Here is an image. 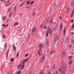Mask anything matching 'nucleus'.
I'll use <instances>...</instances> for the list:
<instances>
[{"mask_svg":"<svg viewBox=\"0 0 74 74\" xmlns=\"http://www.w3.org/2000/svg\"><path fill=\"white\" fill-rule=\"evenodd\" d=\"M59 71H60L61 73H62V74H65L64 73V72H66L67 71L66 66L65 65V66L64 67V68L62 67L59 69Z\"/></svg>","mask_w":74,"mask_h":74,"instance_id":"1","label":"nucleus"},{"mask_svg":"<svg viewBox=\"0 0 74 74\" xmlns=\"http://www.w3.org/2000/svg\"><path fill=\"white\" fill-rule=\"evenodd\" d=\"M59 37H60V35H59L58 34L57 36L55 38L54 41L55 42H56L57 41V40L59 39Z\"/></svg>","mask_w":74,"mask_h":74,"instance_id":"2","label":"nucleus"},{"mask_svg":"<svg viewBox=\"0 0 74 74\" xmlns=\"http://www.w3.org/2000/svg\"><path fill=\"white\" fill-rule=\"evenodd\" d=\"M45 59V56L44 55H43L42 56V59H41V63H42L43 62V61H44V60Z\"/></svg>","mask_w":74,"mask_h":74,"instance_id":"3","label":"nucleus"},{"mask_svg":"<svg viewBox=\"0 0 74 74\" xmlns=\"http://www.w3.org/2000/svg\"><path fill=\"white\" fill-rule=\"evenodd\" d=\"M69 37H66V38L65 40V42L66 44H67V43L69 42Z\"/></svg>","mask_w":74,"mask_h":74,"instance_id":"4","label":"nucleus"},{"mask_svg":"<svg viewBox=\"0 0 74 74\" xmlns=\"http://www.w3.org/2000/svg\"><path fill=\"white\" fill-rule=\"evenodd\" d=\"M48 33H50V32H52L51 29V27H48Z\"/></svg>","mask_w":74,"mask_h":74,"instance_id":"5","label":"nucleus"},{"mask_svg":"<svg viewBox=\"0 0 74 74\" xmlns=\"http://www.w3.org/2000/svg\"><path fill=\"white\" fill-rule=\"evenodd\" d=\"M55 53V51H51L50 52V54L51 55H53Z\"/></svg>","mask_w":74,"mask_h":74,"instance_id":"6","label":"nucleus"},{"mask_svg":"<svg viewBox=\"0 0 74 74\" xmlns=\"http://www.w3.org/2000/svg\"><path fill=\"white\" fill-rule=\"evenodd\" d=\"M42 45H40L39 46L38 48L39 50H41V48H42Z\"/></svg>","mask_w":74,"mask_h":74,"instance_id":"7","label":"nucleus"},{"mask_svg":"<svg viewBox=\"0 0 74 74\" xmlns=\"http://www.w3.org/2000/svg\"><path fill=\"white\" fill-rule=\"evenodd\" d=\"M38 53L39 56H41V55H42V51H40L38 52Z\"/></svg>","mask_w":74,"mask_h":74,"instance_id":"8","label":"nucleus"},{"mask_svg":"<svg viewBox=\"0 0 74 74\" xmlns=\"http://www.w3.org/2000/svg\"><path fill=\"white\" fill-rule=\"evenodd\" d=\"M70 12V8L69 7L67 9V10L66 11V13L68 14Z\"/></svg>","mask_w":74,"mask_h":74,"instance_id":"9","label":"nucleus"},{"mask_svg":"<svg viewBox=\"0 0 74 74\" xmlns=\"http://www.w3.org/2000/svg\"><path fill=\"white\" fill-rule=\"evenodd\" d=\"M64 56H65V51L64 50L63 52V54L62 55V57L63 58H64Z\"/></svg>","mask_w":74,"mask_h":74,"instance_id":"10","label":"nucleus"},{"mask_svg":"<svg viewBox=\"0 0 74 74\" xmlns=\"http://www.w3.org/2000/svg\"><path fill=\"white\" fill-rule=\"evenodd\" d=\"M63 27V25L62 23H61L60 25V29H62Z\"/></svg>","mask_w":74,"mask_h":74,"instance_id":"11","label":"nucleus"},{"mask_svg":"<svg viewBox=\"0 0 74 74\" xmlns=\"http://www.w3.org/2000/svg\"><path fill=\"white\" fill-rule=\"evenodd\" d=\"M36 27H35L33 28L32 32L33 33H34V32L36 31Z\"/></svg>","mask_w":74,"mask_h":74,"instance_id":"12","label":"nucleus"},{"mask_svg":"<svg viewBox=\"0 0 74 74\" xmlns=\"http://www.w3.org/2000/svg\"><path fill=\"white\" fill-rule=\"evenodd\" d=\"M74 9L73 10L72 12V14H71V18H72L73 16V14H74Z\"/></svg>","mask_w":74,"mask_h":74,"instance_id":"13","label":"nucleus"},{"mask_svg":"<svg viewBox=\"0 0 74 74\" xmlns=\"http://www.w3.org/2000/svg\"><path fill=\"white\" fill-rule=\"evenodd\" d=\"M19 24V23L18 22L17 23H15L14 25V26H17V25Z\"/></svg>","mask_w":74,"mask_h":74,"instance_id":"14","label":"nucleus"},{"mask_svg":"<svg viewBox=\"0 0 74 74\" xmlns=\"http://www.w3.org/2000/svg\"><path fill=\"white\" fill-rule=\"evenodd\" d=\"M24 64H25V62H24V60H23L21 62V65H24Z\"/></svg>","mask_w":74,"mask_h":74,"instance_id":"15","label":"nucleus"},{"mask_svg":"<svg viewBox=\"0 0 74 74\" xmlns=\"http://www.w3.org/2000/svg\"><path fill=\"white\" fill-rule=\"evenodd\" d=\"M13 47L14 49V51H16V47L14 45H13Z\"/></svg>","mask_w":74,"mask_h":74,"instance_id":"16","label":"nucleus"},{"mask_svg":"<svg viewBox=\"0 0 74 74\" xmlns=\"http://www.w3.org/2000/svg\"><path fill=\"white\" fill-rule=\"evenodd\" d=\"M73 63V60H71L69 62V64H71Z\"/></svg>","mask_w":74,"mask_h":74,"instance_id":"17","label":"nucleus"},{"mask_svg":"<svg viewBox=\"0 0 74 74\" xmlns=\"http://www.w3.org/2000/svg\"><path fill=\"white\" fill-rule=\"evenodd\" d=\"M21 65H18V70H19V69H21Z\"/></svg>","mask_w":74,"mask_h":74,"instance_id":"18","label":"nucleus"},{"mask_svg":"<svg viewBox=\"0 0 74 74\" xmlns=\"http://www.w3.org/2000/svg\"><path fill=\"white\" fill-rule=\"evenodd\" d=\"M26 2V1H23V2L21 4V5L20 6L21 7V6H22V5L24 4H25V2Z\"/></svg>","mask_w":74,"mask_h":74,"instance_id":"19","label":"nucleus"},{"mask_svg":"<svg viewBox=\"0 0 74 74\" xmlns=\"http://www.w3.org/2000/svg\"><path fill=\"white\" fill-rule=\"evenodd\" d=\"M27 60H28V58H27L25 59L24 60V62H27Z\"/></svg>","mask_w":74,"mask_h":74,"instance_id":"20","label":"nucleus"},{"mask_svg":"<svg viewBox=\"0 0 74 74\" xmlns=\"http://www.w3.org/2000/svg\"><path fill=\"white\" fill-rule=\"evenodd\" d=\"M2 19L3 21H5V20L6 19V17H5L3 16L2 18Z\"/></svg>","mask_w":74,"mask_h":74,"instance_id":"21","label":"nucleus"},{"mask_svg":"<svg viewBox=\"0 0 74 74\" xmlns=\"http://www.w3.org/2000/svg\"><path fill=\"white\" fill-rule=\"evenodd\" d=\"M24 67H25V66H24V65H22L21 68V70H22V69H24Z\"/></svg>","mask_w":74,"mask_h":74,"instance_id":"22","label":"nucleus"},{"mask_svg":"<svg viewBox=\"0 0 74 74\" xmlns=\"http://www.w3.org/2000/svg\"><path fill=\"white\" fill-rule=\"evenodd\" d=\"M66 33V29H64V35H65V33Z\"/></svg>","mask_w":74,"mask_h":74,"instance_id":"23","label":"nucleus"},{"mask_svg":"<svg viewBox=\"0 0 74 74\" xmlns=\"http://www.w3.org/2000/svg\"><path fill=\"white\" fill-rule=\"evenodd\" d=\"M26 4L27 5H29L30 4V1H28L26 3Z\"/></svg>","mask_w":74,"mask_h":74,"instance_id":"24","label":"nucleus"},{"mask_svg":"<svg viewBox=\"0 0 74 74\" xmlns=\"http://www.w3.org/2000/svg\"><path fill=\"white\" fill-rule=\"evenodd\" d=\"M51 22L53 23V25H55L56 24V22L52 21Z\"/></svg>","mask_w":74,"mask_h":74,"instance_id":"25","label":"nucleus"},{"mask_svg":"<svg viewBox=\"0 0 74 74\" xmlns=\"http://www.w3.org/2000/svg\"><path fill=\"white\" fill-rule=\"evenodd\" d=\"M8 52H9V50H8V51L7 52V53H6V57H8Z\"/></svg>","mask_w":74,"mask_h":74,"instance_id":"26","label":"nucleus"},{"mask_svg":"<svg viewBox=\"0 0 74 74\" xmlns=\"http://www.w3.org/2000/svg\"><path fill=\"white\" fill-rule=\"evenodd\" d=\"M33 3H34V1H32V2L30 3V5H32V4H33Z\"/></svg>","mask_w":74,"mask_h":74,"instance_id":"27","label":"nucleus"},{"mask_svg":"<svg viewBox=\"0 0 74 74\" xmlns=\"http://www.w3.org/2000/svg\"><path fill=\"white\" fill-rule=\"evenodd\" d=\"M43 26V24H42L41 25V26H40V28H42V27Z\"/></svg>","mask_w":74,"mask_h":74,"instance_id":"28","label":"nucleus"},{"mask_svg":"<svg viewBox=\"0 0 74 74\" xmlns=\"http://www.w3.org/2000/svg\"><path fill=\"white\" fill-rule=\"evenodd\" d=\"M46 44L47 45H48V42L47 41H46Z\"/></svg>","mask_w":74,"mask_h":74,"instance_id":"29","label":"nucleus"},{"mask_svg":"<svg viewBox=\"0 0 74 74\" xmlns=\"http://www.w3.org/2000/svg\"><path fill=\"white\" fill-rule=\"evenodd\" d=\"M49 34H50V35H52V32L51 31L50 32V33H49Z\"/></svg>","mask_w":74,"mask_h":74,"instance_id":"30","label":"nucleus"},{"mask_svg":"<svg viewBox=\"0 0 74 74\" xmlns=\"http://www.w3.org/2000/svg\"><path fill=\"white\" fill-rule=\"evenodd\" d=\"M69 59H71L72 58V56H69Z\"/></svg>","mask_w":74,"mask_h":74,"instance_id":"31","label":"nucleus"},{"mask_svg":"<svg viewBox=\"0 0 74 74\" xmlns=\"http://www.w3.org/2000/svg\"><path fill=\"white\" fill-rule=\"evenodd\" d=\"M71 42L72 44H74V40H72Z\"/></svg>","mask_w":74,"mask_h":74,"instance_id":"32","label":"nucleus"},{"mask_svg":"<svg viewBox=\"0 0 74 74\" xmlns=\"http://www.w3.org/2000/svg\"><path fill=\"white\" fill-rule=\"evenodd\" d=\"M19 53H18L16 55V56H17V58H18V56H19Z\"/></svg>","mask_w":74,"mask_h":74,"instance_id":"33","label":"nucleus"},{"mask_svg":"<svg viewBox=\"0 0 74 74\" xmlns=\"http://www.w3.org/2000/svg\"><path fill=\"white\" fill-rule=\"evenodd\" d=\"M28 55H29V54H27L25 55V57H27V56Z\"/></svg>","mask_w":74,"mask_h":74,"instance_id":"34","label":"nucleus"},{"mask_svg":"<svg viewBox=\"0 0 74 74\" xmlns=\"http://www.w3.org/2000/svg\"><path fill=\"white\" fill-rule=\"evenodd\" d=\"M17 73V74H20L21 73V71H18Z\"/></svg>","mask_w":74,"mask_h":74,"instance_id":"35","label":"nucleus"},{"mask_svg":"<svg viewBox=\"0 0 74 74\" xmlns=\"http://www.w3.org/2000/svg\"><path fill=\"white\" fill-rule=\"evenodd\" d=\"M13 60H14V58H12L11 59V62H13Z\"/></svg>","mask_w":74,"mask_h":74,"instance_id":"36","label":"nucleus"},{"mask_svg":"<svg viewBox=\"0 0 74 74\" xmlns=\"http://www.w3.org/2000/svg\"><path fill=\"white\" fill-rule=\"evenodd\" d=\"M54 6L56 7V3H54Z\"/></svg>","mask_w":74,"mask_h":74,"instance_id":"37","label":"nucleus"},{"mask_svg":"<svg viewBox=\"0 0 74 74\" xmlns=\"http://www.w3.org/2000/svg\"><path fill=\"white\" fill-rule=\"evenodd\" d=\"M57 73H58V71H56V73L55 74V73H53V74H57Z\"/></svg>","mask_w":74,"mask_h":74,"instance_id":"38","label":"nucleus"},{"mask_svg":"<svg viewBox=\"0 0 74 74\" xmlns=\"http://www.w3.org/2000/svg\"><path fill=\"white\" fill-rule=\"evenodd\" d=\"M72 47H73V46L72 45H69V47L70 48Z\"/></svg>","mask_w":74,"mask_h":74,"instance_id":"39","label":"nucleus"},{"mask_svg":"<svg viewBox=\"0 0 74 74\" xmlns=\"http://www.w3.org/2000/svg\"><path fill=\"white\" fill-rule=\"evenodd\" d=\"M73 21H74V20H73V19H72L71 21V22H72V23H73Z\"/></svg>","mask_w":74,"mask_h":74,"instance_id":"40","label":"nucleus"},{"mask_svg":"<svg viewBox=\"0 0 74 74\" xmlns=\"http://www.w3.org/2000/svg\"><path fill=\"white\" fill-rule=\"evenodd\" d=\"M72 28H74V25H73H73H72Z\"/></svg>","mask_w":74,"mask_h":74,"instance_id":"41","label":"nucleus"},{"mask_svg":"<svg viewBox=\"0 0 74 74\" xmlns=\"http://www.w3.org/2000/svg\"><path fill=\"white\" fill-rule=\"evenodd\" d=\"M46 36H47V37H48V33H46Z\"/></svg>","mask_w":74,"mask_h":74,"instance_id":"42","label":"nucleus"},{"mask_svg":"<svg viewBox=\"0 0 74 74\" xmlns=\"http://www.w3.org/2000/svg\"><path fill=\"white\" fill-rule=\"evenodd\" d=\"M3 38H5V36L4 35L3 37Z\"/></svg>","mask_w":74,"mask_h":74,"instance_id":"43","label":"nucleus"},{"mask_svg":"<svg viewBox=\"0 0 74 74\" xmlns=\"http://www.w3.org/2000/svg\"><path fill=\"white\" fill-rule=\"evenodd\" d=\"M36 14V13H34L33 14H32V16H34V15H35Z\"/></svg>","mask_w":74,"mask_h":74,"instance_id":"44","label":"nucleus"},{"mask_svg":"<svg viewBox=\"0 0 74 74\" xmlns=\"http://www.w3.org/2000/svg\"><path fill=\"white\" fill-rule=\"evenodd\" d=\"M44 29H47V27L45 26L44 27Z\"/></svg>","mask_w":74,"mask_h":74,"instance_id":"45","label":"nucleus"},{"mask_svg":"<svg viewBox=\"0 0 74 74\" xmlns=\"http://www.w3.org/2000/svg\"><path fill=\"white\" fill-rule=\"evenodd\" d=\"M10 5V4H8V5H6V7H7V6H8V5Z\"/></svg>","mask_w":74,"mask_h":74,"instance_id":"46","label":"nucleus"},{"mask_svg":"<svg viewBox=\"0 0 74 74\" xmlns=\"http://www.w3.org/2000/svg\"><path fill=\"white\" fill-rule=\"evenodd\" d=\"M51 22H52V20H50L49 23H51Z\"/></svg>","mask_w":74,"mask_h":74,"instance_id":"47","label":"nucleus"},{"mask_svg":"<svg viewBox=\"0 0 74 74\" xmlns=\"http://www.w3.org/2000/svg\"><path fill=\"white\" fill-rule=\"evenodd\" d=\"M60 19H62V16H60Z\"/></svg>","mask_w":74,"mask_h":74,"instance_id":"48","label":"nucleus"},{"mask_svg":"<svg viewBox=\"0 0 74 74\" xmlns=\"http://www.w3.org/2000/svg\"><path fill=\"white\" fill-rule=\"evenodd\" d=\"M2 26H3V27H4L5 26V24H3Z\"/></svg>","mask_w":74,"mask_h":74,"instance_id":"49","label":"nucleus"},{"mask_svg":"<svg viewBox=\"0 0 74 74\" xmlns=\"http://www.w3.org/2000/svg\"><path fill=\"white\" fill-rule=\"evenodd\" d=\"M8 26V25L7 24V25L5 26V27H7V26Z\"/></svg>","mask_w":74,"mask_h":74,"instance_id":"50","label":"nucleus"},{"mask_svg":"<svg viewBox=\"0 0 74 74\" xmlns=\"http://www.w3.org/2000/svg\"><path fill=\"white\" fill-rule=\"evenodd\" d=\"M11 14H10V17H11Z\"/></svg>","mask_w":74,"mask_h":74,"instance_id":"51","label":"nucleus"},{"mask_svg":"<svg viewBox=\"0 0 74 74\" xmlns=\"http://www.w3.org/2000/svg\"><path fill=\"white\" fill-rule=\"evenodd\" d=\"M40 74H43V73L42 72H41Z\"/></svg>","mask_w":74,"mask_h":74,"instance_id":"52","label":"nucleus"},{"mask_svg":"<svg viewBox=\"0 0 74 74\" xmlns=\"http://www.w3.org/2000/svg\"><path fill=\"white\" fill-rule=\"evenodd\" d=\"M47 68H49V66H47Z\"/></svg>","mask_w":74,"mask_h":74,"instance_id":"53","label":"nucleus"},{"mask_svg":"<svg viewBox=\"0 0 74 74\" xmlns=\"http://www.w3.org/2000/svg\"><path fill=\"white\" fill-rule=\"evenodd\" d=\"M23 1V0H21L20 2H21V1Z\"/></svg>","mask_w":74,"mask_h":74,"instance_id":"54","label":"nucleus"},{"mask_svg":"<svg viewBox=\"0 0 74 74\" xmlns=\"http://www.w3.org/2000/svg\"><path fill=\"white\" fill-rule=\"evenodd\" d=\"M10 10H8V12H10Z\"/></svg>","mask_w":74,"mask_h":74,"instance_id":"55","label":"nucleus"},{"mask_svg":"<svg viewBox=\"0 0 74 74\" xmlns=\"http://www.w3.org/2000/svg\"><path fill=\"white\" fill-rule=\"evenodd\" d=\"M10 14H12V12H11Z\"/></svg>","mask_w":74,"mask_h":74,"instance_id":"56","label":"nucleus"},{"mask_svg":"<svg viewBox=\"0 0 74 74\" xmlns=\"http://www.w3.org/2000/svg\"><path fill=\"white\" fill-rule=\"evenodd\" d=\"M71 34H73V33L72 32L71 33Z\"/></svg>","mask_w":74,"mask_h":74,"instance_id":"57","label":"nucleus"},{"mask_svg":"<svg viewBox=\"0 0 74 74\" xmlns=\"http://www.w3.org/2000/svg\"><path fill=\"white\" fill-rule=\"evenodd\" d=\"M29 7H30V6H29V7H27V8H29Z\"/></svg>","mask_w":74,"mask_h":74,"instance_id":"58","label":"nucleus"},{"mask_svg":"<svg viewBox=\"0 0 74 74\" xmlns=\"http://www.w3.org/2000/svg\"><path fill=\"white\" fill-rule=\"evenodd\" d=\"M1 1H3V0H1Z\"/></svg>","mask_w":74,"mask_h":74,"instance_id":"59","label":"nucleus"},{"mask_svg":"<svg viewBox=\"0 0 74 74\" xmlns=\"http://www.w3.org/2000/svg\"><path fill=\"white\" fill-rule=\"evenodd\" d=\"M7 3H9V1H7Z\"/></svg>","mask_w":74,"mask_h":74,"instance_id":"60","label":"nucleus"},{"mask_svg":"<svg viewBox=\"0 0 74 74\" xmlns=\"http://www.w3.org/2000/svg\"><path fill=\"white\" fill-rule=\"evenodd\" d=\"M54 68H53V70H54Z\"/></svg>","mask_w":74,"mask_h":74,"instance_id":"61","label":"nucleus"},{"mask_svg":"<svg viewBox=\"0 0 74 74\" xmlns=\"http://www.w3.org/2000/svg\"><path fill=\"white\" fill-rule=\"evenodd\" d=\"M73 5H72V6H73Z\"/></svg>","mask_w":74,"mask_h":74,"instance_id":"62","label":"nucleus"}]
</instances>
